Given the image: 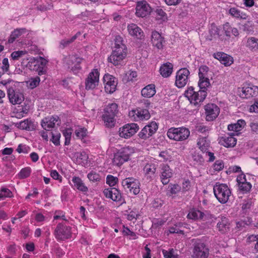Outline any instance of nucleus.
<instances>
[{
	"label": "nucleus",
	"mask_w": 258,
	"mask_h": 258,
	"mask_svg": "<svg viewBox=\"0 0 258 258\" xmlns=\"http://www.w3.org/2000/svg\"><path fill=\"white\" fill-rule=\"evenodd\" d=\"M126 56V47L122 43L121 37H116L114 49L108 57V61L115 66L120 64Z\"/></svg>",
	"instance_id": "1"
},
{
	"label": "nucleus",
	"mask_w": 258,
	"mask_h": 258,
	"mask_svg": "<svg viewBox=\"0 0 258 258\" xmlns=\"http://www.w3.org/2000/svg\"><path fill=\"white\" fill-rule=\"evenodd\" d=\"M118 112V106L116 103L108 104L104 109L103 115V120L105 125L108 127H112L115 123V116Z\"/></svg>",
	"instance_id": "2"
},
{
	"label": "nucleus",
	"mask_w": 258,
	"mask_h": 258,
	"mask_svg": "<svg viewBox=\"0 0 258 258\" xmlns=\"http://www.w3.org/2000/svg\"><path fill=\"white\" fill-rule=\"evenodd\" d=\"M206 90L207 89L200 88L198 91H196L192 87H190L185 92V96L191 103L196 105L205 100L207 96Z\"/></svg>",
	"instance_id": "3"
},
{
	"label": "nucleus",
	"mask_w": 258,
	"mask_h": 258,
	"mask_svg": "<svg viewBox=\"0 0 258 258\" xmlns=\"http://www.w3.org/2000/svg\"><path fill=\"white\" fill-rule=\"evenodd\" d=\"M214 194L221 204L226 203L231 196V191L229 187L225 184H216L213 187Z\"/></svg>",
	"instance_id": "4"
},
{
	"label": "nucleus",
	"mask_w": 258,
	"mask_h": 258,
	"mask_svg": "<svg viewBox=\"0 0 258 258\" xmlns=\"http://www.w3.org/2000/svg\"><path fill=\"white\" fill-rule=\"evenodd\" d=\"M71 227L66 222H59L57 224L54 235L58 241H65L72 237Z\"/></svg>",
	"instance_id": "5"
},
{
	"label": "nucleus",
	"mask_w": 258,
	"mask_h": 258,
	"mask_svg": "<svg viewBox=\"0 0 258 258\" xmlns=\"http://www.w3.org/2000/svg\"><path fill=\"white\" fill-rule=\"evenodd\" d=\"M189 134V130L183 127H171L168 130L167 133V135L170 139L176 141H182L187 139Z\"/></svg>",
	"instance_id": "6"
},
{
	"label": "nucleus",
	"mask_w": 258,
	"mask_h": 258,
	"mask_svg": "<svg viewBox=\"0 0 258 258\" xmlns=\"http://www.w3.org/2000/svg\"><path fill=\"white\" fill-rule=\"evenodd\" d=\"M209 69L206 66H201L199 69V81L198 85L200 88L207 89L210 85Z\"/></svg>",
	"instance_id": "7"
},
{
	"label": "nucleus",
	"mask_w": 258,
	"mask_h": 258,
	"mask_svg": "<svg viewBox=\"0 0 258 258\" xmlns=\"http://www.w3.org/2000/svg\"><path fill=\"white\" fill-rule=\"evenodd\" d=\"M209 253V249L204 242L199 241L195 244L192 254L193 258H207Z\"/></svg>",
	"instance_id": "8"
},
{
	"label": "nucleus",
	"mask_w": 258,
	"mask_h": 258,
	"mask_svg": "<svg viewBox=\"0 0 258 258\" xmlns=\"http://www.w3.org/2000/svg\"><path fill=\"white\" fill-rule=\"evenodd\" d=\"M121 184L124 189H129L135 195H138L140 191V183L134 178H126L122 180Z\"/></svg>",
	"instance_id": "9"
},
{
	"label": "nucleus",
	"mask_w": 258,
	"mask_h": 258,
	"mask_svg": "<svg viewBox=\"0 0 258 258\" xmlns=\"http://www.w3.org/2000/svg\"><path fill=\"white\" fill-rule=\"evenodd\" d=\"M128 116L133 120L138 121L148 120L150 117V114L147 109L138 108L130 111Z\"/></svg>",
	"instance_id": "10"
},
{
	"label": "nucleus",
	"mask_w": 258,
	"mask_h": 258,
	"mask_svg": "<svg viewBox=\"0 0 258 258\" xmlns=\"http://www.w3.org/2000/svg\"><path fill=\"white\" fill-rule=\"evenodd\" d=\"M139 130L137 124L132 123L124 125L119 130V135L121 138H129L135 134Z\"/></svg>",
	"instance_id": "11"
},
{
	"label": "nucleus",
	"mask_w": 258,
	"mask_h": 258,
	"mask_svg": "<svg viewBox=\"0 0 258 258\" xmlns=\"http://www.w3.org/2000/svg\"><path fill=\"white\" fill-rule=\"evenodd\" d=\"M189 71L186 68L180 69L176 73L175 85L179 88L185 86L188 81Z\"/></svg>",
	"instance_id": "12"
},
{
	"label": "nucleus",
	"mask_w": 258,
	"mask_h": 258,
	"mask_svg": "<svg viewBox=\"0 0 258 258\" xmlns=\"http://www.w3.org/2000/svg\"><path fill=\"white\" fill-rule=\"evenodd\" d=\"M99 73L97 69H93L86 80L85 88L87 90H92L98 85Z\"/></svg>",
	"instance_id": "13"
},
{
	"label": "nucleus",
	"mask_w": 258,
	"mask_h": 258,
	"mask_svg": "<svg viewBox=\"0 0 258 258\" xmlns=\"http://www.w3.org/2000/svg\"><path fill=\"white\" fill-rule=\"evenodd\" d=\"M158 127L157 123L152 121L146 125L139 133L138 136L140 138L146 140L156 132Z\"/></svg>",
	"instance_id": "14"
},
{
	"label": "nucleus",
	"mask_w": 258,
	"mask_h": 258,
	"mask_svg": "<svg viewBox=\"0 0 258 258\" xmlns=\"http://www.w3.org/2000/svg\"><path fill=\"white\" fill-rule=\"evenodd\" d=\"M103 81L106 92L111 94L116 90L117 80L114 77L109 74H105L103 77Z\"/></svg>",
	"instance_id": "15"
},
{
	"label": "nucleus",
	"mask_w": 258,
	"mask_h": 258,
	"mask_svg": "<svg viewBox=\"0 0 258 258\" xmlns=\"http://www.w3.org/2000/svg\"><path fill=\"white\" fill-rule=\"evenodd\" d=\"M65 61L68 69L75 74L77 73L81 69L80 63L82 61V58L72 55L66 57Z\"/></svg>",
	"instance_id": "16"
},
{
	"label": "nucleus",
	"mask_w": 258,
	"mask_h": 258,
	"mask_svg": "<svg viewBox=\"0 0 258 258\" xmlns=\"http://www.w3.org/2000/svg\"><path fill=\"white\" fill-rule=\"evenodd\" d=\"M47 62V60L42 57H37L31 62L32 64H33V67L31 66V69L37 72L39 76L42 75L46 72L45 66Z\"/></svg>",
	"instance_id": "17"
},
{
	"label": "nucleus",
	"mask_w": 258,
	"mask_h": 258,
	"mask_svg": "<svg viewBox=\"0 0 258 258\" xmlns=\"http://www.w3.org/2000/svg\"><path fill=\"white\" fill-rule=\"evenodd\" d=\"M205 110L207 121H212L215 119L220 112V109L218 106L212 103L206 105L205 106Z\"/></svg>",
	"instance_id": "18"
},
{
	"label": "nucleus",
	"mask_w": 258,
	"mask_h": 258,
	"mask_svg": "<svg viewBox=\"0 0 258 258\" xmlns=\"http://www.w3.org/2000/svg\"><path fill=\"white\" fill-rule=\"evenodd\" d=\"M187 218L191 220H199V219H203L204 218H209L211 220V221H213V219H215L214 217L208 213L206 214L202 212L201 211L192 209L190 210L188 214L187 215Z\"/></svg>",
	"instance_id": "19"
},
{
	"label": "nucleus",
	"mask_w": 258,
	"mask_h": 258,
	"mask_svg": "<svg viewBox=\"0 0 258 258\" xmlns=\"http://www.w3.org/2000/svg\"><path fill=\"white\" fill-rule=\"evenodd\" d=\"M236 133L225 135L221 137L219 139V143L220 145L226 148H233L237 143V139L234 137Z\"/></svg>",
	"instance_id": "20"
},
{
	"label": "nucleus",
	"mask_w": 258,
	"mask_h": 258,
	"mask_svg": "<svg viewBox=\"0 0 258 258\" xmlns=\"http://www.w3.org/2000/svg\"><path fill=\"white\" fill-rule=\"evenodd\" d=\"M258 94V87L251 84L243 87L240 92V96L243 98H249Z\"/></svg>",
	"instance_id": "21"
},
{
	"label": "nucleus",
	"mask_w": 258,
	"mask_h": 258,
	"mask_svg": "<svg viewBox=\"0 0 258 258\" xmlns=\"http://www.w3.org/2000/svg\"><path fill=\"white\" fill-rule=\"evenodd\" d=\"M136 10V14L139 17H145L151 12V7L145 1L138 2Z\"/></svg>",
	"instance_id": "22"
},
{
	"label": "nucleus",
	"mask_w": 258,
	"mask_h": 258,
	"mask_svg": "<svg viewBox=\"0 0 258 258\" xmlns=\"http://www.w3.org/2000/svg\"><path fill=\"white\" fill-rule=\"evenodd\" d=\"M173 175L172 170L167 164H162L161 165V175L160 178L162 183L164 185L168 183L169 178Z\"/></svg>",
	"instance_id": "23"
},
{
	"label": "nucleus",
	"mask_w": 258,
	"mask_h": 258,
	"mask_svg": "<svg viewBox=\"0 0 258 258\" xmlns=\"http://www.w3.org/2000/svg\"><path fill=\"white\" fill-rule=\"evenodd\" d=\"M238 183L239 189L242 193H247L249 192L251 188V184L247 182L246 179V176L243 174H240L237 176L236 179Z\"/></svg>",
	"instance_id": "24"
},
{
	"label": "nucleus",
	"mask_w": 258,
	"mask_h": 258,
	"mask_svg": "<svg viewBox=\"0 0 258 258\" xmlns=\"http://www.w3.org/2000/svg\"><path fill=\"white\" fill-rule=\"evenodd\" d=\"M8 96L10 102L13 104H20L24 99L23 94L15 91L13 89H9L8 90Z\"/></svg>",
	"instance_id": "25"
},
{
	"label": "nucleus",
	"mask_w": 258,
	"mask_h": 258,
	"mask_svg": "<svg viewBox=\"0 0 258 258\" xmlns=\"http://www.w3.org/2000/svg\"><path fill=\"white\" fill-rule=\"evenodd\" d=\"M103 192L107 198L110 199L115 202H121V194L116 188H106Z\"/></svg>",
	"instance_id": "26"
},
{
	"label": "nucleus",
	"mask_w": 258,
	"mask_h": 258,
	"mask_svg": "<svg viewBox=\"0 0 258 258\" xmlns=\"http://www.w3.org/2000/svg\"><path fill=\"white\" fill-rule=\"evenodd\" d=\"M72 183H70L73 188L76 189L82 192L88 191V187L85 185L82 179L79 176H74L72 179Z\"/></svg>",
	"instance_id": "27"
},
{
	"label": "nucleus",
	"mask_w": 258,
	"mask_h": 258,
	"mask_svg": "<svg viewBox=\"0 0 258 258\" xmlns=\"http://www.w3.org/2000/svg\"><path fill=\"white\" fill-rule=\"evenodd\" d=\"M213 55L225 66H230L233 62L232 57L223 52L214 53Z\"/></svg>",
	"instance_id": "28"
},
{
	"label": "nucleus",
	"mask_w": 258,
	"mask_h": 258,
	"mask_svg": "<svg viewBox=\"0 0 258 258\" xmlns=\"http://www.w3.org/2000/svg\"><path fill=\"white\" fill-rule=\"evenodd\" d=\"M58 121V116H48L42 120L41 126L46 131H49L54 127Z\"/></svg>",
	"instance_id": "29"
},
{
	"label": "nucleus",
	"mask_w": 258,
	"mask_h": 258,
	"mask_svg": "<svg viewBox=\"0 0 258 258\" xmlns=\"http://www.w3.org/2000/svg\"><path fill=\"white\" fill-rule=\"evenodd\" d=\"M127 30L130 35L138 39L144 37V32L139 26L135 24H131L127 26Z\"/></svg>",
	"instance_id": "30"
},
{
	"label": "nucleus",
	"mask_w": 258,
	"mask_h": 258,
	"mask_svg": "<svg viewBox=\"0 0 258 258\" xmlns=\"http://www.w3.org/2000/svg\"><path fill=\"white\" fill-rule=\"evenodd\" d=\"M151 41L153 46L156 47L158 49H161L163 47L164 40L158 32L154 31L152 33Z\"/></svg>",
	"instance_id": "31"
},
{
	"label": "nucleus",
	"mask_w": 258,
	"mask_h": 258,
	"mask_svg": "<svg viewBox=\"0 0 258 258\" xmlns=\"http://www.w3.org/2000/svg\"><path fill=\"white\" fill-rule=\"evenodd\" d=\"M223 31L225 35L228 38L232 36L237 37L239 34L238 29L232 27L228 22L223 25Z\"/></svg>",
	"instance_id": "32"
},
{
	"label": "nucleus",
	"mask_w": 258,
	"mask_h": 258,
	"mask_svg": "<svg viewBox=\"0 0 258 258\" xmlns=\"http://www.w3.org/2000/svg\"><path fill=\"white\" fill-rule=\"evenodd\" d=\"M15 126L21 130L26 131H32L35 128L33 121L28 118L16 123Z\"/></svg>",
	"instance_id": "33"
},
{
	"label": "nucleus",
	"mask_w": 258,
	"mask_h": 258,
	"mask_svg": "<svg viewBox=\"0 0 258 258\" xmlns=\"http://www.w3.org/2000/svg\"><path fill=\"white\" fill-rule=\"evenodd\" d=\"M156 91L154 84H151L147 85L142 89L141 94L145 98H151L156 93Z\"/></svg>",
	"instance_id": "34"
},
{
	"label": "nucleus",
	"mask_w": 258,
	"mask_h": 258,
	"mask_svg": "<svg viewBox=\"0 0 258 258\" xmlns=\"http://www.w3.org/2000/svg\"><path fill=\"white\" fill-rule=\"evenodd\" d=\"M173 64L170 62L163 63L160 68V73L162 77H168L173 72Z\"/></svg>",
	"instance_id": "35"
},
{
	"label": "nucleus",
	"mask_w": 258,
	"mask_h": 258,
	"mask_svg": "<svg viewBox=\"0 0 258 258\" xmlns=\"http://www.w3.org/2000/svg\"><path fill=\"white\" fill-rule=\"evenodd\" d=\"M246 46L252 51H256L258 50V38L250 37L247 38Z\"/></svg>",
	"instance_id": "36"
},
{
	"label": "nucleus",
	"mask_w": 258,
	"mask_h": 258,
	"mask_svg": "<svg viewBox=\"0 0 258 258\" xmlns=\"http://www.w3.org/2000/svg\"><path fill=\"white\" fill-rule=\"evenodd\" d=\"M156 169L157 166L155 164L148 163L145 165L143 170L146 175L152 177L155 173Z\"/></svg>",
	"instance_id": "37"
},
{
	"label": "nucleus",
	"mask_w": 258,
	"mask_h": 258,
	"mask_svg": "<svg viewBox=\"0 0 258 258\" xmlns=\"http://www.w3.org/2000/svg\"><path fill=\"white\" fill-rule=\"evenodd\" d=\"M245 122L243 119H239L236 123L229 124L228 126L229 131H233L235 133L241 131L245 126Z\"/></svg>",
	"instance_id": "38"
},
{
	"label": "nucleus",
	"mask_w": 258,
	"mask_h": 258,
	"mask_svg": "<svg viewBox=\"0 0 258 258\" xmlns=\"http://www.w3.org/2000/svg\"><path fill=\"white\" fill-rule=\"evenodd\" d=\"M229 13L231 16L237 19L245 20L247 18V16L245 13L236 8H230Z\"/></svg>",
	"instance_id": "39"
},
{
	"label": "nucleus",
	"mask_w": 258,
	"mask_h": 258,
	"mask_svg": "<svg viewBox=\"0 0 258 258\" xmlns=\"http://www.w3.org/2000/svg\"><path fill=\"white\" fill-rule=\"evenodd\" d=\"M198 146L199 149L204 153L207 152L210 147V142L206 138H200L198 139Z\"/></svg>",
	"instance_id": "40"
},
{
	"label": "nucleus",
	"mask_w": 258,
	"mask_h": 258,
	"mask_svg": "<svg viewBox=\"0 0 258 258\" xmlns=\"http://www.w3.org/2000/svg\"><path fill=\"white\" fill-rule=\"evenodd\" d=\"M217 227L220 231L222 233L225 232L229 228V223L228 219L226 217H222L221 221L217 224Z\"/></svg>",
	"instance_id": "41"
},
{
	"label": "nucleus",
	"mask_w": 258,
	"mask_h": 258,
	"mask_svg": "<svg viewBox=\"0 0 258 258\" xmlns=\"http://www.w3.org/2000/svg\"><path fill=\"white\" fill-rule=\"evenodd\" d=\"M27 30L24 28L17 29L15 30L11 34L10 38L9 40V42H13V41L17 38L22 36L23 34L26 33Z\"/></svg>",
	"instance_id": "42"
},
{
	"label": "nucleus",
	"mask_w": 258,
	"mask_h": 258,
	"mask_svg": "<svg viewBox=\"0 0 258 258\" xmlns=\"http://www.w3.org/2000/svg\"><path fill=\"white\" fill-rule=\"evenodd\" d=\"M118 152L128 160L130 156L134 153V150L131 147H125L120 150Z\"/></svg>",
	"instance_id": "43"
},
{
	"label": "nucleus",
	"mask_w": 258,
	"mask_h": 258,
	"mask_svg": "<svg viewBox=\"0 0 258 258\" xmlns=\"http://www.w3.org/2000/svg\"><path fill=\"white\" fill-rule=\"evenodd\" d=\"M87 130L84 127L78 126L75 131V134L77 138L79 139H82L87 135Z\"/></svg>",
	"instance_id": "44"
},
{
	"label": "nucleus",
	"mask_w": 258,
	"mask_h": 258,
	"mask_svg": "<svg viewBox=\"0 0 258 258\" xmlns=\"http://www.w3.org/2000/svg\"><path fill=\"white\" fill-rule=\"evenodd\" d=\"M127 161L128 160L122 155H121V154H120L118 152L114 154L113 158V163L114 164L117 166H120Z\"/></svg>",
	"instance_id": "45"
},
{
	"label": "nucleus",
	"mask_w": 258,
	"mask_h": 258,
	"mask_svg": "<svg viewBox=\"0 0 258 258\" xmlns=\"http://www.w3.org/2000/svg\"><path fill=\"white\" fill-rule=\"evenodd\" d=\"M191 159L193 161L194 164L195 165H202L204 162V159L199 153L194 152L191 154Z\"/></svg>",
	"instance_id": "46"
},
{
	"label": "nucleus",
	"mask_w": 258,
	"mask_h": 258,
	"mask_svg": "<svg viewBox=\"0 0 258 258\" xmlns=\"http://www.w3.org/2000/svg\"><path fill=\"white\" fill-rule=\"evenodd\" d=\"M137 77V73L136 71H129L125 74L123 80L126 82L134 81Z\"/></svg>",
	"instance_id": "47"
},
{
	"label": "nucleus",
	"mask_w": 258,
	"mask_h": 258,
	"mask_svg": "<svg viewBox=\"0 0 258 258\" xmlns=\"http://www.w3.org/2000/svg\"><path fill=\"white\" fill-rule=\"evenodd\" d=\"M162 252L164 258H175L178 255L173 248H169L168 250L163 249Z\"/></svg>",
	"instance_id": "48"
},
{
	"label": "nucleus",
	"mask_w": 258,
	"mask_h": 258,
	"mask_svg": "<svg viewBox=\"0 0 258 258\" xmlns=\"http://www.w3.org/2000/svg\"><path fill=\"white\" fill-rule=\"evenodd\" d=\"M13 197L12 192L8 188L2 187L0 190V200H3L6 198Z\"/></svg>",
	"instance_id": "49"
},
{
	"label": "nucleus",
	"mask_w": 258,
	"mask_h": 258,
	"mask_svg": "<svg viewBox=\"0 0 258 258\" xmlns=\"http://www.w3.org/2000/svg\"><path fill=\"white\" fill-rule=\"evenodd\" d=\"M72 132L73 131L71 128H67L62 131V135L65 138V145H69L70 144Z\"/></svg>",
	"instance_id": "50"
},
{
	"label": "nucleus",
	"mask_w": 258,
	"mask_h": 258,
	"mask_svg": "<svg viewBox=\"0 0 258 258\" xmlns=\"http://www.w3.org/2000/svg\"><path fill=\"white\" fill-rule=\"evenodd\" d=\"M31 172V169L29 167L22 168L18 174L20 179H25L29 177Z\"/></svg>",
	"instance_id": "51"
},
{
	"label": "nucleus",
	"mask_w": 258,
	"mask_h": 258,
	"mask_svg": "<svg viewBox=\"0 0 258 258\" xmlns=\"http://www.w3.org/2000/svg\"><path fill=\"white\" fill-rule=\"evenodd\" d=\"M54 220H62V222H68V220L65 216V213L62 211H57L53 216Z\"/></svg>",
	"instance_id": "52"
},
{
	"label": "nucleus",
	"mask_w": 258,
	"mask_h": 258,
	"mask_svg": "<svg viewBox=\"0 0 258 258\" xmlns=\"http://www.w3.org/2000/svg\"><path fill=\"white\" fill-rule=\"evenodd\" d=\"M87 177L90 181L92 182H98L101 180L100 175L93 171L88 174Z\"/></svg>",
	"instance_id": "53"
},
{
	"label": "nucleus",
	"mask_w": 258,
	"mask_h": 258,
	"mask_svg": "<svg viewBox=\"0 0 258 258\" xmlns=\"http://www.w3.org/2000/svg\"><path fill=\"white\" fill-rule=\"evenodd\" d=\"M247 241L249 243H253L254 245V250L258 252V234L257 235H251L247 238Z\"/></svg>",
	"instance_id": "54"
},
{
	"label": "nucleus",
	"mask_w": 258,
	"mask_h": 258,
	"mask_svg": "<svg viewBox=\"0 0 258 258\" xmlns=\"http://www.w3.org/2000/svg\"><path fill=\"white\" fill-rule=\"evenodd\" d=\"M16 151L19 153L27 154L30 151V148L26 145L20 144L18 145Z\"/></svg>",
	"instance_id": "55"
},
{
	"label": "nucleus",
	"mask_w": 258,
	"mask_h": 258,
	"mask_svg": "<svg viewBox=\"0 0 258 258\" xmlns=\"http://www.w3.org/2000/svg\"><path fill=\"white\" fill-rule=\"evenodd\" d=\"M118 182V178L112 175H108L106 177V183L110 186H114Z\"/></svg>",
	"instance_id": "56"
},
{
	"label": "nucleus",
	"mask_w": 258,
	"mask_h": 258,
	"mask_svg": "<svg viewBox=\"0 0 258 258\" xmlns=\"http://www.w3.org/2000/svg\"><path fill=\"white\" fill-rule=\"evenodd\" d=\"M26 53V51H15L11 53V56L13 60H18L21 57L25 55Z\"/></svg>",
	"instance_id": "57"
},
{
	"label": "nucleus",
	"mask_w": 258,
	"mask_h": 258,
	"mask_svg": "<svg viewBox=\"0 0 258 258\" xmlns=\"http://www.w3.org/2000/svg\"><path fill=\"white\" fill-rule=\"evenodd\" d=\"M210 33L212 36H218L221 38L222 34H220L219 28L215 25L212 24L209 30Z\"/></svg>",
	"instance_id": "58"
},
{
	"label": "nucleus",
	"mask_w": 258,
	"mask_h": 258,
	"mask_svg": "<svg viewBox=\"0 0 258 258\" xmlns=\"http://www.w3.org/2000/svg\"><path fill=\"white\" fill-rule=\"evenodd\" d=\"M40 81V79L38 77L32 78L29 81V83L28 86L30 88L33 89L39 85Z\"/></svg>",
	"instance_id": "59"
},
{
	"label": "nucleus",
	"mask_w": 258,
	"mask_h": 258,
	"mask_svg": "<svg viewBox=\"0 0 258 258\" xmlns=\"http://www.w3.org/2000/svg\"><path fill=\"white\" fill-rule=\"evenodd\" d=\"M60 134L59 133H52L51 142L55 145L58 146L60 144Z\"/></svg>",
	"instance_id": "60"
},
{
	"label": "nucleus",
	"mask_w": 258,
	"mask_h": 258,
	"mask_svg": "<svg viewBox=\"0 0 258 258\" xmlns=\"http://www.w3.org/2000/svg\"><path fill=\"white\" fill-rule=\"evenodd\" d=\"M213 169L216 171H220L224 168V163L222 160H217L213 165Z\"/></svg>",
	"instance_id": "61"
},
{
	"label": "nucleus",
	"mask_w": 258,
	"mask_h": 258,
	"mask_svg": "<svg viewBox=\"0 0 258 258\" xmlns=\"http://www.w3.org/2000/svg\"><path fill=\"white\" fill-rule=\"evenodd\" d=\"M124 235H130L131 237H132V238L133 239H136L138 238L136 234L133 232V231H131L127 227H124L123 230V231H122Z\"/></svg>",
	"instance_id": "62"
},
{
	"label": "nucleus",
	"mask_w": 258,
	"mask_h": 258,
	"mask_svg": "<svg viewBox=\"0 0 258 258\" xmlns=\"http://www.w3.org/2000/svg\"><path fill=\"white\" fill-rule=\"evenodd\" d=\"M252 205V202L251 200H245L243 201V203L242 204V209L244 211H246L247 210L250 209Z\"/></svg>",
	"instance_id": "63"
},
{
	"label": "nucleus",
	"mask_w": 258,
	"mask_h": 258,
	"mask_svg": "<svg viewBox=\"0 0 258 258\" xmlns=\"http://www.w3.org/2000/svg\"><path fill=\"white\" fill-rule=\"evenodd\" d=\"M163 201L160 199L157 198L154 199L151 203L152 206L154 208H158L163 205Z\"/></svg>",
	"instance_id": "64"
}]
</instances>
